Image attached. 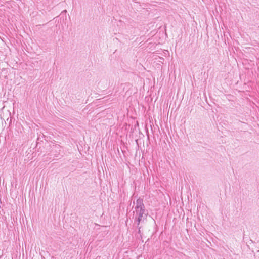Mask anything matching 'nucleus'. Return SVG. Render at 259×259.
<instances>
[{"label": "nucleus", "mask_w": 259, "mask_h": 259, "mask_svg": "<svg viewBox=\"0 0 259 259\" xmlns=\"http://www.w3.org/2000/svg\"><path fill=\"white\" fill-rule=\"evenodd\" d=\"M136 206L135 207V222L137 226H139L141 222H143L146 219L147 214L146 213L145 206L142 199L139 198L136 201Z\"/></svg>", "instance_id": "nucleus-1"}, {"label": "nucleus", "mask_w": 259, "mask_h": 259, "mask_svg": "<svg viewBox=\"0 0 259 259\" xmlns=\"http://www.w3.org/2000/svg\"><path fill=\"white\" fill-rule=\"evenodd\" d=\"M62 150V147L58 144H53L52 146V151L54 153L55 157H57Z\"/></svg>", "instance_id": "nucleus-2"}, {"label": "nucleus", "mask_w": 259, "mask_h": 259, "mask_svg": "<svg viewBox=\"0 0 259 259\" xmlns=\"http://www.w3.org/2000/svg\"><path fill=\"white\" fill-rule=\"evenodd\" d=\"M137 227L138 229V234H139L140 235V237L137 236V237L138 238H142V234H141V227L139 226V225L138 226H137Z\"/></svg>", "instance_id": "nucleus-3"}]
</instances>
